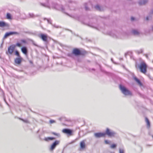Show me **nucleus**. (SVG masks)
Masks as SVG:
<instances>
[{"label":"nucleus","mask_w":153,"mask_h":153,"mask_svg":"<svg viewBox=\"0 0 153 153\" xmlns=\"http://www.w3.org/2000/svg\"><path fill=\"white\" fill-rule=\"evenodd\" d=\"M134 80L137 82V83L140 86H142L143 85L142 83L141 82L140 80L138 79L136 77H134Z\"/></svg>","instance_id":"4468645a"},{"label":"nucleus","mask_w":153,"mask_h":153,"mask_svg":"<svg viewBox=\"0 0 153 153\" xmlns=\"http://www.w3.org/2000/svg\"><path fill=\"white\" fill-rule=\"evenodd\" d=\"M55 8L58 9L59 10H62L63 12H64V13H65L67 14V13L64 11V8L62 6V5H59L58 4H57L56 7Z\"/></svg>","instance_id":"9b49d317"},{"label":"nucleus","mask_w":153,"mask_h":153,"mask_svg":"<svg viewBox=\"0 0 153 153\" xmlns=\"http://www.w3.org/2000/svg\"><path fill=\"white\" fill-rule=\"evenodd\" d=\"M85 142L84 140H83L80 142V146L81 148L82 149H83L85 148Z\"/></svg>","instance_id":"f3484780"},{"label":"nucleus","mask_w":153,"mask_h":153,"mask_svg":"<svg viewBox=\"0 0 153 153\" xmlns=\"http://www.w3.org/2000/svg\"><path fill=\"white\" fill-rule=\"evenodd\" d=\"M46 19L48 21V23L52 24V21L50 19H47L45 18H44V20H45Z\"/></svg>","instance_id":"393cba45"},{"label":"nucleus","mask_w":153,"mask_h":153,"mask_svg":"<svg viewBox=\"0 0 153 153\" xmlns=\"http://www.w3.org/2000/svg\"><path fill=\"white\" fill-rule=\"evenodd\" d=\"M146 19L147 20H148L149 19V17L148 16H147L146 18Z\"/></svg>","instance_id":"a19ab883"},{"label":"nucleus","mask_w":153,"mask_h":153,"mask_svg":"<svg viewBox=\"0 0 153 153\" xmlns=\"http://www.w3.org/2000/svg\"><path fill=\"white\" fill-rule=\"evenodd\" d=\"M124 150L123 149H119V153H124Z\"/></svg>","instance_id":"c85d7f7f"},{"label":"nucleus","mask_w":153,"mask_h":153,"mask_svg":"<svg viewBox=\"0 0 153 153\" xmlns=\"http://www.w3.org/2000/svg\"><path fill=\"white\" fill-rule=\"evenodd\" d=\"M59 120H61V118H59Z\"/></svg>","instance_id":"de8ad7c7"},{"label":"nucleus","mask_w":153,"mask_h":153,"mask_svg":"<svg viewBox=\"0 0 153 153\" xmlns=\"http://www.w3.org/2000/svg\"><path fill=\"white\" fill-rule=\"evenodd\" d=\"M117 145L115 144H113L111 145L110 147L112 149H114L116 147Z\"/></svg>","instance_id":"cd10ccee"},{"label":"nucleus","mask_w":153,"mask_h":153,"mask_svg":"<svg viewBox=\"0 0 153 153\" xmlns=\"http://www.w3.org/2000/svg\"><path fill=\"white\" fill-rule=\"evenodd\" d=\"M145 119V121L146 123L147 128H149L150 127V122L147 117H146Z\"/></svg>","instance_id":"ddd939ff"},{"label":"nucleus","mask_w":153,"mask_h":153,"mask_svg":"<svg viewBox=\"0 0 153 153\" xmlns=\"http://www.w3.org/2000/svg\"><path fill=\"white\" fill-rule=\"evenodd\" d=\"M145 56L147 58H148V56L147 54L145 55Z\"/></svg>","instance_id":"c03bdc74"},{"label":"nucleus","mask_w":153,"mask_h":153,"mask_svg":"<svg viewBox=\"0 0 153 153\" xmlns=\"http://www.w3.org/2000/svg\"><path fill=\"white\" fill-rule=\"evenodd\" d=\"M72 53L76 56H78L80 55V51L77 49H74L72 51Z\"/></svg>","instance_id":"6e6552de"},{"label":"nucleus","mask_w":153,"mask_h":153,"mask_svg":"<svg viewBox=\"0 0 153 153\" xmlns=\"http://www.w3.org/2000/svg\"><path fill=\"white\" fill-rule=\"evenodd\" d=\"M75 142V140H74L73 141H72V142H71L69 144H72L74 142Z\"/></svg>","instance_id":"ea45409f"},{"label":"nucleus","mask_w":153,"mask_h":153,"mask_svg":"<svg viewBox=\"0 0 153 153\" xmlns=\"http://www.w3.org/2000/svg\"><path fill=\"white\" fill-rule=\"evenodd\" d=\"M85 10H88V9H89L87 7L86 5L85 6Z\"/></svg>","instance_id":"4c0bfd02"},{"label":"nucleus","mask_w":153,"mask_h":153,"mask_svg":"<svg viewBox=\"0 0 153 153\" xmlns=\"http://www.w3.org/2000/svg\"><path fill=\"white\" fill-rule=\"evenodd\" d=\"M19 119L22 120V121L26 123H29V121L28 120L26 119V120H24L23 119H22V118H18Z\"/></svg>","instance_id":"5701e85b"},{"label":"nucleus","mask_w":153,"mask_h":153,"mask_svg":"<svg viewBox=\"0 0 153 153\" xmlns=\"http://www.w3.org/2000/svg\"><path fill=\"white\" fill-rule=\"evenodd\" d=\"M95 8L97 10L101 11H102V9L101 8L100 6L98 5H97L95 7Z\"/></svg>","instance_id":"aec40b11"},{"label":"nucleus","mask_w":153,"mask_h":153,"mask_svg":"<svg viewBox=\"0 0 153 153\" xmlns=\"http://www.w3.org/2000/svg\"><path fill=\"white\" fill-rule=\"evenodd\" d=\"M132 33L134 35H138L140 34L139 32L137 30H134L132 31Z\"/></svg>","instance_id":"6ab92c4d"},{"label":"nucleus","mask_w":153,"mask_h":153,"mask_svg":"<svg viewBox=\"0 0 153 153\" xmlns=\"http://www.w3.org/2000/svg\"><path fill=\"white\" fill-rule=\"evenodd\" d=\"M20 41L22 43L24 44H27V42L26 40L22 39L20 40Z\"/></svg>","instance_id":"4be33fe9"},{"label":"nucleus","mask_w":153,"mask_h":153,"mask_svg":"<svg viewBox=\"0 0 153 153\" xmlns=\"http://www.w3.org/2000/svg\"><path fill=\"white\" fill-rule=\"evenodd\" d=\"M22 62L21 59L19 58H16L15 59V62L18 64H20Z\"/></svg>","instance_id":"a211bd4d"},{"label":"nucleus","mask_w":153,"mask_h":153,"mask_svg":"<svg viewBox=\"0 0 153 153\" xmlns=\"http://www.w3.org/2000/svg\"><path fill=\"white\" fill-rule=\"evenodd\" d=\"M6 26V24L3 22L0 21V27H3Z\"/></svg>","instance_id":"412c9836"},{"label":"nucleus","mask_w":153,"mask_h":153,"mask_svg":"<svg viewBox=\"0 0 153 153\" xmlns=\"http://www.w3.org/2000/svg\"><path fill=\"white\" fill-rule=\"evenodd\" d=\"M7 19H11V16L10 13H7Z\"/></svg>","instance_id":"a878e982"},{"label":"nucleus","mask_w":153,"mask_h":153,"mask_svg":"<svg viewBox=\"0 0 153 153\" xmlns=\"http://www.w3.org/2000/svg\"><path fill=\"white\" fill-rule=\"evenodd\" d=\"M29 15L31 17H34L36 16L33 13H30Z\"/></svg>","instance_id":"2f4dec72"},{"label":"nucleus","mask_w":153,"mask_h":153,"mask_svg":"<svg viewBox=\"0 0 153 153\" xmlns=\"http://www.w3.org/2000/svg\"><path fill=\"white\" fill-rule=\"evenodd\" d=\"M52 25L54 27H56V28H58L59 27V26H58L57 25H56L54 24V25Z\"/></svg>","instance_id":"c9c22d12"},{"label":"nucleus","mask_w":153,"mask_h":153,"mask_svg":"<svg viewBox=\"0 0 153 153\" xmlns=\"http://www.w3.org/2000/svg\"><path fill=\"white\" fill-rule=\"evenodd\" d=\"M53 134L55 135H56L58 137H60V134H59L58 133H53Z\"/></svg>","instance_id":"473e14b6"},{"label":"nucleus","mask_w":153,"mask_h":153,"mask_svg":"<svg viewBox=\"0 0 153 153\" xmlns=\"http://www.w3.org/2000/svg\"><path fill=\"white\" fill-rule=\"evenodd\" d=\"M146 146L147 147H151V146H152V145L147 144L146 145Z\"/></svg>","instance_id":"e433bc0d"},{"label":"nucleus","mask_w":153,"mask_h":153,"mask_svg":"<svg viewBox=\"0 0 153 153\" xmlns=\"http://www.w3.org/2000/svg\"><path fill=\"white\" fill-rule=\"evenodd\" d=\"M16 46L19 47H20L22 46V45L21 44L19 43H17L16 44Z\"/></svg>","instance_id":"c756f323"},{"label":"nucleus","mask_w":153,"mask_h":153,"mask_svg":"<svg viewBox=\"0 0 153 153\" xmlns=\"http://www.w3.org/2000/svg\"><path fill=\"white\" fill-rule=\"evenodd\" d=\"M120 88L122 92L126 96H132V93L131 91L126 88L124 86L120 85Z\"/></svg>","instance_id":"f257e3e1"},{"label":"nucleus","mask_w":153,"mask_h":153,"mask_svg":"<svg viewBox=\"0 0 153 153\" xmlns=\"http://www.w3.org/2000/svg\"><path fill=\"white\" fill-rule=\"evenodd\" d=\"M19 33L16 32H7L5 34L4 36V38H6L11 35L13 34L18 35H19Z\"/></svg>","instance_id":"20e7f679"},{"label":"nucleus","mask_w":153,"mask_h":153,"mask_svg":"<svg viewBox=\"0 0 153 153\" xmlns=\"http://www.w3.org/2000/svg\"><path fill=\"white\" fill-rule=\"evenodd\" d=\"M149 78H150V79H151L152 80H153V77H149Z\"/></svg>","instance_id":"37998d69"},{"label":"nucleus","mask_w":153,"mask_h":153,"mask_svg":"<svg viewBox=\"0 0 153 153\" xmlns=\"http://www.w3.org/2000/svg\"><path fill=\"white\" fill-rule=\"evenodd\" d=\"M15 54L19 57L20 56L19 53L17 51H16Z\"/></svg>","instance_id":"7c9ffc66"},{"label":"nucleus","mask_w":153,"mask_h":153,"mask_svg":"<svg viewBox=\"0 0 153 153\" xmlns=\"http://www.w3.org/2000/svg\"><path fill=\"white\" fill-rule=\"evenodd\" d=\"M111 36H112L113 37H115V35H112V34H111Z\"/></svg>","instance_id":"79ce46f5"},{"label":"nucleus","mask_w":153,"mask_h":153,"mask_svg":"<svg viewBox=\"0 0 153 153\" xmlns=\"http://www.w3.org/2000/svg\"><path fill=\"white\" fill-rule=\"evenodd\" d=\"M131 19L132 21L134 20V18L133 17L131 18Z\"/></svg>","instance_id":"58836bf2"},{"label":"nucleus","mask_w":153,"mask_h":153,"mask_svg":"<svg viewBox=\"0 0 153 153\" xmlns=\"http://www.w3.org/2000/svg\"><path fill=\"white\" fill-rule=\"evenodd\" d=\"M152 13H153V11H152Z\"/></svg>","instance_id":"49530a36"},{"label":"nucleus","mask_w":153,"mask_h":153,"mask_svg":"<svg viewBox=\"0 0 153 153\" xmlns=\"http://www.w3.org/2000/svg\"><path fill=\"white\" fill-rule=\"evenodd\" d=\"M15 47V45H12L8 48V52L10 54H12L14 50Z\"/></svg>","instance_id":"1a4fd4ad"},{"label":"nucleus","mask_w":153,"mask_h":153,"mask_svg":"<svg viewBox=\"0 0 153 153\" xmlns=\"http://www.w3.org/2000/svg\"><path fill=\"white\" fill-rule=\"evenodd\" d=\"M27 40H30V41H31L32 42L33 44L34 45H35V46H36L37 47H38V45H37L36 44V43L33 40H32L31 39H27Z\"/></svg>","instance_id":"b1692460"},{"label":"nucleus","mask_w":153,"mask_h":153,"mask_svg":"<svg viewBox=\"0 0 153 153\" xmlns=\"http://www.w3.org/2000/svg\"><path fill=\"white\" fill-rule=\"evenodd\" d=\"M105 134L104 133H97L94 134V136L96 138H100L104 136Z\"/></svg>","instance_id":"9d476101"},{"label":"nucleus","mask_w":153,"mask_h":153,"mask_svg":"<svg viewBox=\"0 0 153 153\" xmlns=\"http://www.w3.org/2000/svg\"><path fill=\"white\" fill-rule=\"evenodd\" d=\"M105 143L106 144H109L110 143V142L107 140H105Z\"/></svg>","instance_id":"f704fd0d"},{"label":"nucleus","mask_w":153,"mask_h":153,"mask_svg":"<svg viewBox=\"0 0 153 153\" xmlns=\"http://www.w3.org/2000/svg\"><path fill=\"white\" fill-rule=\"evenodd\" d=\"M55 121L53 120H50V123H55Z\"/></svg>","instance_id":"72a5a7b5"},{"label":"nucleus","mask_w":153,"mask_h":153,"mask_svg":"<svg viewBox=\"0 0 153 153\" xmlns=\"http://www.w3.org/2000/svg\"><path fill=\"white\" fill-rule=\"evenodd\" d=\"M59 142L60 141L59 140H56L51 145L50 150H53L55 148L56 146L59 144Z\"/></svg>","instance_id":"39448f33"},{"label":"nucleus","mask_w":153,"mask_h":153,"mask_svg":"<svg viewBox=\"0 0 153 153\" xmlns=\"http://www.w3.org/2000/svg\"><path fill=\"white\" fill-rule=\"evenodd\" d=\"M152 30H153V26L152 27Z\"/></svg>","instance_id":"a18cd8bd"},{"label":"nucleus","mask_w":153,"mask_h":153,"mask_svg":"<svg viewBox=\"0 0 153 153\" xmlns=\"http://www.w3.org/2000/svg\"><path fill=\"white\" fill-rule=\"evenodd\" d=\"M148 1V0H141L139 1V3L141 5H144L147 3Z\"/></svg>","instance_id":"dca6fc26"},{"label":"nucleus","mask_w":153,"mask_h":153,"mask_svg":"<svg viewBox=\"0 0 153 153\" xmlns=\"http://www.w3.org/2000/svg\"><path fill=\"white\" fill-rule=\"evenodd\" d=\"M39 37L43 41L47 42L48 36L47 34H41L39 36Z\"/></svg>","instance_id":"423d86ee"},{"label":"nucleus","mask_w":153,"mask_h":153,"mask_svg":"<svg viewBox=\"0 0 153 153\" xmlns=\"http://www.w3.org/2000/svg\"><path fill=\"white\" fill-rule=\"evenodd\" d=\"M143 51V49H140L139 50H137L136 51V52L138 54H140L142 53Z\"/></svg>","instance_id":"bb28decb"},{"label":"nucleus","mask_w":153,"mask_h":153,"mask_svg":"<svg viewBox=\"0 0 153 153\" xmlns=\"http://www.w3.org/2000/svg\"><path fill=\"white\" fill-rule=\"evenodd\" d=\"M138 68L140 69V71L144 74H145L147 71V65L144 61H142L139 65Z\"/></svg>","instance_id":"f03ea898"},{"label":"nucleus","mask_w":153,"mask_h":153,"mask_svg":"<svg viewBox=\"0 0 153 153\" xmlns=\"http://www.w3.org/2000/svg\"><path fill=\"white\" fill-rule=\"evenodd\" d=\"M21 51L24 54L26 55L27 53V49L26 47H23L21 48Z\"/></svg>","instance_id":"2eb2a0df"},{"label":"nucleus","mask_w":153,"mask_h":153,"mask_svg":"<svg viewBox=\"0 0 153 153\" xmlns=\"http://www.w3.org/2000/svg\"><path fill=\"white\" fill-rule=\"evenodd\" d=\"M111 60L112 61V59H111Z\"/></svg>","instance_id":"09e8293b"},{"label":"nucleus","mask_w":153,"mask_h":153,"mask_svg":"<svg viewBox=\"0 0 153 153\" xmlns=\"http://www.w3.org/2000/svg\"><path fill=\"white\" fill-rule=\"evenodd\" d=\"M56 138L54 137H45L44 138V140L47 142H49L50 140H52L55 139Z\"/></svg>","instance_id":"f8f14e48"},{"label":"nucleus","mask_w":153,"mask_h":153,"mask_svg":"<svg viewBox=\"0 0 153 153\" xmlns=\"http://www.w3.org/2000/svg\"><path fill=\"white\" fill-rule=\"evenodd\" d=\"M62 131L63 133L67 134L69 135H72V131L71 130L67 128L64 129Z\"/></svg>","instance_id":"0eeeda50"},{"label":"nucleus","mask_w":153,"mask_h":153,"mask_svg":"<svg viewBox=\"0 0 153 153\" xmlns=\"http://www.w3.org/2000/svg\"><path fill=\"white\" fill-rule=\"evenodd\" d=\"M104 134L107 135L109 137H114L116 134V133L112 130L108 128H107Z\"/></svg>","instance_id":"7ed1b4c3"}]
</instances>
